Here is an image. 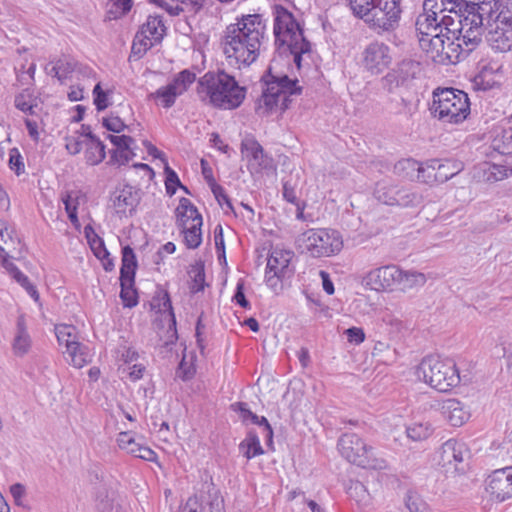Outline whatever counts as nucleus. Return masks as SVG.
I'll use <instances>...</instances> for the list:
<instances>
[{
    "instance_id": "f257e3e1",
    "label": "nucleus",
    "mask_w": 512,
    "mask_h": 512,
    "mask_svg": "<svg viewBox=\"0 0 512 512\" xmlns=\"http://www.w3.org/2000/svg\"><path fill=\"white\" fill-rule=\"evenodd\" d=\"M266 30V20L260 14L242 15L228 25L221 44L229 64L241 68L254 63L267 38Z\"/></svg>"
},
{
    "instance_id": "f03ea898",
    "label": "nucleus",
    "mask_w": 512,
    "mask_h": 512,
    "mask_svg": "<svg viewBox=\"0 0 512 512\" xmlns=\"http://www.w3.org/2000/svg\"><path fill=\"white\" fill-rule=\"evenodd\" d=\"M196 93L206 104L231 110L242 104L246 89L224 71H209L199 78Z\"/></svg>"
},
{
    "instance_id": "7ed1b4c3",
    "label": "nucleus",
    "mask_w": 512,
    "mask_h": 512,
    "mask_svg": "<svg viewBox=\"0 0 512 512\" xmlns=\"http://www.w3.org/2000/svg\"><path fill=\"white\" fill-rule=\"evenodd\" d=\"M353 14L377 35L394 32L402 16L401 0H347Z\"/></svg>"
},
{
    "instance_id": "20e7f679",
    "label": "nucleus",
    "mask_w": 512,
    "mask_h": 512,
    "mask_svg": "<svg viewBox=\"0 0 512 512\" xmlns=\"http://www.w3.org/2000/svg\"><path fill=\"white\" fill-rule=\"evenodd\" d=\"M266 89L262 93L255 110L256 113L265 116L279 107L283 112L289 108L291 96L301 94L302 88L297 86V80L290 79L286 74L274 75L271 68L263 76Z\"/></svg>"
},
{
    "instance_id": "39448f33",
    "label": "nucleus",
    "mask_w": 512,
    "mask_h": 512,
    "mask_svg": "<svg viewBox=\"0 0 512 512\" xmlns=\"http://www.w3.org/2000/svg\"><path fill=\"white\" fill-rule=\"evenodd\" d=\"M431 114L446 123L463 122L470 114L467 93L455 88H437L433 91Z\"/></svg>"
},
{
    "instance_id": "423d86ee",
    "label": "nucleus",
    "mask_w": 512,
    "mask_h": 512,
    "mask_svg": "<svg viewBox=\"0 0 512 512\" xmlns=\"http://www.w3.org/2000/svg\"><path fill=\"white\" fill-rule=\"evenodd\" d=\"M417 375L439 392H448L460 383L455 362L452 359H441L433 355L421 361Z\"/></svg>"
},
{
    "instance_id": "0eeeda50",
    "label": "nucleus",
    "mask_w": 512,
    "mask_h": 512,
    "mask_svg": "<svg viewBox=\"0 0 512 512\" xmlns=\"http://www.w3.org/2000/svg\"><path fill=\"white\" fill-rule=\"evenodd\" d=\"M341 455L350 463L366 469H384L386 462L377 457L374 448L355 433H345L338 441Z\"/></svg>"
},
{
    "instance_id": "6e6552de",
    "label": "nucleus",
    "mask_w": 512,
    "mask_h": 512,
    "mask_svg": "<svg viewBox=\"0 0 512 512\" xmlns=\"http://www.w3.org/2000/svg\"><path fill=\"white\" fill-rule=\"evenodd\" d=\"M296 244L302 252H307L312 257L334 255L343 246L339 232L328 229H309L297 237Z\"/></svg>"
},
{
    "instance_id": "1a4fd4ad",
    "label": "nucleus",
    "mask_w": 512,
    "mask_h": 512,
    "mask_svg": "<svg viewBox=\"0 0 512 512\" xmlns=\"http://www.w3.org/2000/svg\"><path fill=\"white\" fill-rule=\"evenodd\" d=\"M137 266L133 249L129 245L124 246L120 268V298L124 307L132 308L138 304V294L134 287Z\"/></svg>"
},
{
    "instance_id": "9d476101",
    "label": "nucleus",
    "mask_w": 512,
    "mask_h": 512,
    "mask_svg": "<svg viewBox=\"0 0 512 512\" xmlns=\"http://www.w3.org/2000/svg\"><path fill=\"white\" fill-rule=\"evenodd\" d=\"M274 36L275 44L279 49L286 45L302 40L303 30L299 23L294 19L291 12L281 5L274 8Z\"/></svg>"
},
{
    "instance_id": "9b49d317",
    "label": "nucleus",
    "mask_w": 512,
    "mask_h": 512,
    "mask_svg": "<svg viewBox=\"0 0 512 512\" xmlns=\"http://www.w3.org/2000/svg\"><path fill=\"white\" fill-rule=\"evenodd\" d=\"M55 334L60 345H65V354L70 358L69 363L76 368H82L91 362L87 346L76 340L75 327L72 325H56Z\"/></svg>"
},
{
    "instance_id": "f8f14e48",
    "label": "nucleus",
    "mask_w": 512,
    "mask_h": 512,
    "mask_svg": "<svg viewBox=\"0 0 512 512\" xmlns=\"http://www.w3.org/2000/svg\"><path fill=\"white\" fill-rule=\"evenodd\" d=\"M416 30L419 34V44L427 52H442L443 41H447L446 35L438 19L434 16H418Z\"/></svg>"
},
{
    "instance_id": "ddd939ff",
    "label": "nucleus",
    "mask_w": 512,
    "mask_h": 512,
    "mask_svg": "<svg viewBox=\"0 0 512 512\" xmlns=\"http://www.w3.org/2000/svg\"><path fill=\"white\" fill-rule=\"evenodd\" d=\"M391 63V49L383 42L372 41L362 52V64L371 74L382 73Z\"/></svg>"
},
{
    "instance_id": "4468645a",
    "label": "nucleus",
    "mask_w": 512,
    "mask_h": 512,
    "mask_svg": "<svg viewBox=\"0 0 512 512\" xmlns=\"http://www.w3.org/2000/svg\"><path fill=\"white\" fill-rule=\"evenodd\" d=\"M294 254L288 250L273 249L268 257L266 266V282L271 287L277 286L278 280L289 278L293 274L290 262Z\"/></svg>"
},
{
    "instance_id": "2eb2a0df",
    "label": "nucleus",
    "mask_w": 512,
    "mask_h": 512,
    "mask_svg": "<svg viewBox=\"0 0 512 512\" xmlns=\"http://www.w3.org/2000/svg\"><path fill=\"white\" fill-rule=\"evenodd\" d=\"M486 490L498 502L512 498V466L493 471Z\"/></svg>"
},
{
    "instance_id": "dca6fc26",
    "label": "nucleus",
    "mask_w": 512,
    "mask_h": 512,
    "mask_svg": "<svg viewBox=\"0 0 512 512\" xmlns=\"http://www.w3.org/2000/svg\"><path fill=\"white\" fill-rule=\"evenodd\" d=\"M400 275L401 269L398 266L385 265L368 272L364 277V282L372 290L383 291L396 287Z\"/></svg>"
},
{
    "instance_id": "f3484780",
    "label": "nucleus",
    "mask_w": 512,
    "mask_h": 512,
    "mask_svg": "<svg viewBox=\"0 0 512 512\" xmlns=\"http://www.w3.org/2000/svg\"><path fill=\"white\" fill-rule=\"evenodd\" d=\"M498 17L504 26L497 25L494 30H491L488 34V42L492 49L508 52L512 49V15L507 16L506 12L501 11Z\"/></svg>"
},
{
    "instance_id": "a211bd4d",
    "label": "nucleus",
    "mask_w": 512,
    "mask_h": 512,
    "mask_svg": "<svg viewBox=\"0 0 512 512\" xmlns=\"http://www.w3.org/2000/svg\"><path fill=\"white\" fill-rule=\"evenodd\" d=\"M469 455V451L465 443L455 439H449L441 446L439 450L438 463L445 468H453L458 470V465L462 463Z\"/></svg>"
},
{
    "instance_id": "6ab92c4d",
    "label": "nucleus",
    "mask_w": 512,
    "mask_h": 512,
    "mask_svg": "<svg viewBox=\"0 0 512 512\" xmlns=\"http://www.w3.org/2000/svg\"><path fill=\"white\" fill-rule=\"evenodd\" d=\"M139 199L138 191L130 185H125L114 193L112 202L117 214L126 215L127 212L132 213L134 211Z\"/></svg>"
},
{
    "instance_id": "aec40b11",
    "label": "nucleus",
    "mask_w": 512,
    "mask_h": 512,
    "mask_svg": "<svg viewBox=\"0 0 512 512\" xmlns=\"http://www.w3.org/2000/svg\"><path fill=\"white\" fill-rule=\"evenodd\" d=\"M177 223L179 227L188 226V222L202 226V216L198 212L197 208L191 203V201L185 197H182L175 210Z\"/></svg>"
},
{
    "instance_id": "412c9836",
    "label": "nucleus",
    "mask_w": 512,
    "mask_h": 512,
    "mask_svg": "<svg viewBox=\"0 0 512 512\" xmlns=\"http://www.w3.org/2000/svg\"><path fill=\"white\" fill-rule=\"evenodd\" d=\"M478 9V3L476 2L463 3L462 11L460 12L463 29L483 31V17Z\"/></svg>"
},
{
    "instance_id": "4be33fe9",
    "label": "nucleus",
    "mask_w": 512,
    "mask_h": 512,
    "mask_svg": "<svg viewBox=\"0 0 512 512\" xmlns=\"http://www.w3.org/2000/svg\"><path fill=\"white\" fill-rule=\"evenodd\" d=\"M443 409L447 414L446 418L454 427H460L468 421L470 413L465 409L463 403L457 399H449L445 402Z\"/></svg>"
},
{
    "instance_id": "5701e85b",
    "label": "nucleus",
    "mask_w": 512,
    "mask_h": 512,
    "mask_svg": "<svg viewBox=\"0 0 512 512\" xmlns=\"http://www.w3.org/2000/svg\"><path fill=\"white\" fill-rule=\"evenodd\" d=\"M433 57H439L441 61L447 60L450 63L459 62L466 58L469 53L464 52L463 45L456 39L443 41V51L432 53Z\"/></svg>"
},
{
    "instance_id": "b1692460",
    "label": "nucleus",
    "mask_w": 512,
    "mask_h": 512,
    "mask_svg": "<svg viewBox=\"0 0 512 512\" xmlns=\"http://www.w3.org/2000/svg\"><path fill=\"white\" fill-rule=\"evenodd\" d=\"M165 32L166 27L161 16L158 15L148 16L147 21L141 26L140 31H138V33L142 36L148 35L151 40H154L155 43L162 41Z\"/></svg>"
},
{
    "instance_id": "393cba45",
    "label": "nucleus",
    "mask_w": 512,
    "mask_h": 512,
    "mask_svg": "<svg viewBox=\"0 0 512 512\" xmlns=\"http://www.w3.org/2000/svg\"><path fill=\"white\" fill-rule=\"evenodd\" d=\"M89 143L86 144L85 159L89 165H97L105 158V145L91 131L87 132Z\"/></svg>"
},
{
    "instance_id": "a878e982",
    "label": "nucleus",
    "mask_w": 512,
    "mask_h": 512,
    "mask_svg": "<svg viewBox=\"0 0 512 512\" xmlns=\"http://www.w3.org/2000/svg\"><path fill=\"white\" fill-rule=\"evenodd\" d=\"M242 152L245 150L251 154L252 160L258 169H266L270 166V159L264 152L263 147L253 138H246L241 143Z\"/></svg>"
},
{
    "instance_id": "bb28decb",
    "label": "nucleus",
    "mask_w": 512,
    "mask_h": 512,
    "mask_svg": "<svg viewBox=\"0 0 512 512\" xmlns=\"http://www.w3.org/2000/svg\"><path fill=\"white\" fill-rule=\"evenodd\" d=\"M180 95H182L180 90H177L174 84L169 83L166 86L160 87L155 92L150 93L148 98L155 100L164 108H170L174 105L176 98Z\"/></svg>"
},
{
    "instance_id": "cd10ccee",
    "label": "nucleus",
    "mask_w": 512,
    "mask_h": 512,
    "mask_svg": "<svg viewBox=\"0 0 512 512\" xmlns=\"http://www.w3.org/2000/svg\"><path fill=\"white\" fill-rule=\"evenodd\" d=\"M395 73L401 78V82L408 87L421 71L420 63L411 59H404L393 68Z\"/></svg>"
},
{
    "instance_id": "c85d7f7f",
    "label": "nucleus",
    "mask_w": 512,
    "mask_h": 512,
    "mask_svg": "<svg viewBox=\"0 0 512 512\" xmlns=\"http://www.w3.org/2000/svg\"><path fill=\"white\" fill-rule=\"evenodd\" d=\"M433 164L437 166V182L439 183L448 181L462 170V163L454 160L433 159Z\"/></svg>"
},
{
    "instance_id": "c756f323",
    "label": "nucleus",
    "mask_w": 512,
    "mask_h": 512,
    "mask_svg": "<svg viewBox=\"0 0 512 512\" xmlns=\"http://www.w3.org/2000/svg\"><path fill=\"white\" fill-rule=\"evenodd\" d=\"M394 198V205L401 206L404 208L417 207L423 201V197L421 194L399 186L396 187V194Z\"/></svg>"
},
{
    "instance_id": "7c9ffc66",
    "label": "nucleus",
    "mask_w": 512,
    "mask_h": 512,
    "mask_svg": "<svg viewBox=\"0 0 512 512\" xmlns=\"http://www.w3.org/2000/svg\"><path fill=\"white\" fill-rule=\"evenodd\" d=\"M419 167L420 162L414 159H402L395 164L394 172L402 178L417 181L419 176Z\"/></svg>"
},
{
    "instance_id": "2f4dec72",
    "label": "nucleus",
    "mask_w": 512,
    "mask_h": 512,
    "mask_svg": "<svg viewBox=\"0 0 512 512\" xmlns=\"http://www.w3.org/2000/svg\"><path fill=\"white\" fill-rule=\"evenodd\" d=\"M239 448L247 459L264 453L260 440L254 431L248 432L247 437L240 443Z\"/></svg>"
},
{
    "instance_id": "473e14b6",
    "label": "nucleus",
    "mask_w": 512,
    "mask_h": 512,
    "mask_svg": "<svg viewBox=\"0 0 512 512\" xmlns=\"http://www.w3.org/2000/svg\"><path fill=\"white\" fill-rule=\"evenodd\" d=\"M426 282V277L423 273L403 271L397 279V285L400 290L406 291L416 286H422Z\"/></svg>"
},
{
    "instance_id": "72a5a7b5",
    "label": "nucleus",
    "mask_w": 512,
    "mask_h": 512,
    "mask_svg": "<svg viewBox=\"0 0 512 512\" xmlns=\"http://www.w3.org/2000/svg\"><path fill=\"white\" fill-rule=\"evenodd\" d=\"M452 5H448L447 0H424L423 13L419 16H434L439 19L440 16L446 12L454 11Z\"/></svg>"
},
{
    "instance_id": "f704fd0d",
    "label": "nucleus",
    "mask_w": 512,
    "mask_h": 512,
    "mask_svg": "<svg viewBox=\"0 0 512 512\" xmlns=\"http://www.w3.org/2000/svg\"><path fill=\"white\" fill-rule=\"evenodd\" d=\"M482 33H483V31H480V30H469L468 31L466 29H462L461 33H459L455 39L463 45L464 52L470 54L480 44V42L482 40L481 39Z\"/></svg>"
},
{
    "instance_id": "c9c22d12",
    "label": "nucleus",
    "mask_w": 512,
    "mask_h": 512,
    "mask_svg": "<svg viewBox=\"0 0 512 512\" xmlns=\"http://www.w3.org/2000/svg\"><path fill=\"white\" fill-rule=\"evenodd\" d=\"M15 107L20 111L34 115L36 114L35 109L38 107L36 103V98L33 96V93L29 89H24L21 93L15 96Z\"/></svg>"
},
{
    "instance_id": "e433bc0d",
    "label": "nucleus",
    "mask_w": 512,
    "mask_h": 512,
    "mask_svg": "<svg viewBox=\"0 0 512 512\" xmlns=\"http://www.w3.org/2000/svg\"><path fill=\"white\" fill-rule=\"evenodd\" d=\"M396 187L397 185L379 182L374 189V197L383 204L394 205Z\"/></svg>"
},
{
    "instance_id": "4c0bfd02",
    "label": "nucleus",
    "mask_w": 512,
    "mask_h": 512,
    "mask_svg": "<svg viewBox=\"0 0 512 512\" xmlns=\"http://www.w3.org/2000/svg\"><path fill=\"white\" fill-rule=\"evenodd\" d=\"M184 233V243L189 249H196L202 243L201 226L191 224L190 226L181 227Z\"/></svg>"
},
{
    "instance_id": "58836bf2",
    "label": "nucleus",
    "mask_w": 512,
    "mask_h": 512,
    "mask_svg": "<svg viewBox=\"0 0 512 512\" xmlns=\"http://www.w3.org/2000/svg\"><path fill=\"white\" fill-rule=\"evenodd\" d=\"M494 150L500 154L508 155L512 153V130H503L492 142Z\"/></svg>"
},
{
    "instance_id": "ea45409f",
    "label": "nucleus",
    "mask_w": 512,
    "mask_h": 512,
    "mask_svg": "<svg viewBox=\"0 0 512 512\" xmlns=\"http://www.w3.org/2000/svg\"><path fill=\"white\" fill-rule=\"evenodd\" d=\"M189 275L192 278L191 292L197 293L204 290L205 287V271L203 263H196L191 267Z\"/></svg>"
},
{
    "instance_id": "a19ab883",
    "label": "nucleus",
    "mask_w": 512,
    "mask_h": 512,
    "mask_svg": "<svg viewBox=\"0 0 512 512\" xmlns=\"http://www.w3.org/2000/svg\"><path fill=\"white\" fill-rule=\"evenodd\" d=\"M284 49L288 50L290 54L294 56V63L298 68H300L302 54L310 51V43L306 38H303L302 40L286 45Z\"/></svg>"
},
{
    "instance_id": "79ce46f5",
    "label": "nucleus",
    "mask_w": 512,
    "mask_h": 512,
    "mask_svg": "<svg viewBox=\"0 0 512 512\" xmlns=\"http://www.w3.org/2000/svg\"><path fill=\"white\" fill-rule=\"evenodd\" d=\"M497 85V82L492 76V72L487 69H483L479 74L474 77L473 86L479 91H488L493 89Z\"/></svg>"
},
{
    "instance_id": "37998d69",
    "label": "nucleus",
    "mask_w": 512,
    "mask_h": 512,
    "mask_svg": "<svg viewBox=\"0 0 512 512\" xmlns=\"http://www.w3.org/2000/svg\"><path fill=\"white\" fill-rule=\"evenodd\" d=\"M436 167L437 166L433 164V159L425 163H420L417 181L426 184L437 182Z\"/></svg>"
},
{
    "instance_id": "c03bdc74",
    "label": "nucleus",
    "mask_w": 512,
    "mask_h": 512,
    "mask_svg": "<svg viewBox=\"0 0 512 512\" xmlns=\"http://www.w3.org/2000/svg\"><path fill=\"white\" fill-rule=\"evenodd\" d=\"M152 46L153 42L148 35L142 36L137 32L132 44L131 54L140 59Z\"/></svg>"
},
{
    "instance_id": "a18cd8bd",
    "label": "nucleus",
    "mask_w": 512,
    "mask_h": 512,
    "mask_svg": "<svg viewBox=\"0 0 512 512\" xmlns=\"http://www.w3.org/2000/svg\"><path fill=\"white\" fill-rule=\"evenodd\" d=\"M407 436L414 441H421L428 438L432 433V428L429 424L414 423L407 427Z\"/></svg>"
},
{
    "instance_id": "49530a36",
    "label": "nucleus",
    "mask_w": 512,
    "mask_h": 512,
    "mask_svg": "<svg viewBox=\"0 0 512 512\" xmlns=\"http://www.w3.org/2000/svg\"><path fill=\"white\" fill-rule=\"evenodd\" d=\"M196 79V76L193 72L185 69L177 74V76L170 82L174 84L177 90H180V93L183 94L189 85H191Z\"/></svg>"
},
{
    "instance_id": "de8ad7c7",
    "label": "nucleus",
    "mask_w": 512,
    "mask_h": 512,
    "mask_svg": "<svg viewBox=\"0 0 512 512\" xmlns=\"http://www.w3.org/2000/svg\"><path fill=\"white\" fill-rule=\"evenodd\" d=\"M401 78L392 69L384 77L381 78V86L388 93H394L400 87H407Z\"/></svg>"
},
{
    "instance_id": "09e8293b",
    "label": "nucleus",
    "mask_w": 512,
    "mask_h": 512,
    "mask_svg": "<svg viewBox=\"0 0 512 512\" xmlns=\"http://www.w3.org/2000/svg\"><path fill=\"white\" fill-rule=\"evenodd\" d=\"M484 172L487 181H500L508 176L507 170L503 166L485 163Z\"/></svg>"
},
{
    "instance_id": "8fccbe9b",
    "label": "nucleus",
    "mask_w": 512,
    "mask_h": 512,
    "mask_svg": "<svg viewBox=\"0 0 512 512\" xmlns=\"http://www.w3.org/2000/svg\"><path fill=\"white\" fill-rule=\"evenodd\" d=\"M31 346V339L28 333L16 334L13 342L14 353L18 356L25 355Z\"/></svg>"
},
{
    "instance_id": "3c124183",
    "label": "nucleus",
    "mask_w": 512,
    "mask_h": 512,
    "mask_svg": "<svg viewBox=\"0 0 512 512\" xmlns=\"http://www.w3.org/2000/svg\"><path fill=\"white\" fill-rule=\"evenodd\" d=\"M88 243L94 255L98 259L103 260L104 258H107L110 255L105 247L103 239L100 238L96 233H93V239H90V242Z\"/></svg>"
},
{
    "instance_id": "603ef678",
    "label": "nucleus",
    "mask_w": 512,
    "mask_h": 512,
    "mask_svg": "<svg viewBox=\"0 0 512 512\" xmlns=\"http://www.w3.org/2000/svg\"><path fill=\"white\" fill-rule=\"evenodd\" d=\"M54 70L55 71V77L63 81L67 76L73 72L74 70V63L71 61H66L63 59H59L54 64Z\"/></svg>"
},
{
    "instance_id": "864d4df0",
    "label": "nucleus",
    "mask_w": 512,
    "mask_h": 512,
    "mask_svg": "<svg viewBox=\"0 0 512 512\" xmlns=\"http://www.w3.org/2000/svg\"><path fill=\"white\" fill-rule=\"evenodd\" d=\"M347 493L358 502L365 501L368 495L366 487L359 481H351Z\"/></svg>"
},
{
    "instance_id": "5fc2aeb1",
    "label": "nucleus",
    "mask_w": 512,
    "mask_h": 512,
    "mask_svg": "<svg viewBox=\"0 0 512 512\" xmlns=\"http://www.w3.org/2000/svg\"><path fill=\"white\" fill-rule=\"evenodd\" d=\"M9 167L11 170H14L17 175H20L25 171L23 158L17 148H13L10 150Z\"/></svg>"
},
{
    "instance_id": "6e6d98bb",
    "label": "nucleus",
    "mask_w": 512,
    "mask_h": 512,
    "mask_svg": "<svg viewBox=\"0 0 512 512\" xmlns=\"http://www.w3.org/2000/svg\"><path fill=\"white\" fill-rule=\"evenodd\" d=\"M211 190L220 206H223L225 204L229 210L234 212L232 202L221 185L213 182V184L211 185Z\"/></svg>"
},
{
    "instance_id": "4d7b16f0",
    "label": "nucleus",
    "mask_w": 512,
    "mask_h": 512,
    "mask_svg": "<svg viewBox=\"0 0 512 512\" xmlns=\"http://www.w3.org/2000/svg\"><path fill=\"white\" fill-rule=\"evenodd\" d=\"M93 96L94 104L98 111H103L109 106L107 93L102 90L100 83L95 85L93 89Z\"/></svg>"
},
{
    "instance_id": "13d9d810",
    "label": "nucleus",
    "mask_w": 512,
    "mask_h": 512,
    "mask_svg": "<svg viewBox=\"0 0 512 512\" xmlns=\"http://www.w3.org/2000/svg\"><path fill=\"white\" fill-rule=\"evenodd\" d=\"M117 443L121 449L126 450L130 454H133V451L139 445L128 432H121L118 435Z\"/></svg>"
},
{
    "instance_id": "bf43d9fd",
    "label": "nucleus",
    "mask_w": 512,
    "mask_h": 512,
    "mask_svg": "<svg viewBox=\"0 0 512 512\" xmlns=\"http://www.w3.org/2000/svg\"><path fill=\"white\" fill-rule=\"evenodd\" d=\"M135 153L131 149V147L121 150H113L111 153V162L117 163L118 165H125L128 163L133 157Z\"/></svg>"
},
{
    "instance_id": "052dcab7",
    "label": "nucleus",
    "mask_w": 512,
    "mask_h": 512,
    "mask_svg": "<svg viewBox=\"0 0 512 512\" xmlns=\"http://www.w3.org/2000/svg\"><path fill=\"white\" fill-rule=\"evenodd\" d=\"M103 126L114 133H120L127 128L120 117L111 114L108 118L103 119Z\"/></svg>"
},
{
    "instance_id": "680f3d73",
    "label": "nucleus",
    "mask_w": 512,
    "mask_h": 512,
    "mask_svg": "<svg viewBox=\"0 0 512 512\" xmlns=\"http://www.w3.org/2000/svg\"><path fill=\"white\" fill-rule=\"evenodd\" d=\"M107 138L116 147L114 150H123L131 147V145L135 143V140L127 135L117 136L109 134Z\"/></svg>"
},
{
    "instance_id": "e2e57ef3",
    "label": "nucleus",
    "mask_w": 512,
    "mask_h": 512,
    "mask_svg": "<svg viewBox=\"0 0 512 512\" xmlns=\"http://www.w3.org/2000/svg\"><path fill=\"white\" fill-rule=\"evenodd\" d=\"M233 409L235 411H239L240 412V416L242 418V420L244 422H246L247 420H250L253 424L255 422H258V415H256L255 413H253L249 408H248V405L247 403H244V402H237L235 404L232 405Z\"/></svg>"
},
{
    "instance_id": "0e129e2a",
    "label": "nucleus",
    "mask_w": 512,
    "mask_h": 512,
    "mask_svg": "<svg viewBox=\"0 0 512 512\" xmlns=\"http://www.w3.org/2000/svg\"><path fill=\"white\" fill-rule=\"evenodd\" d=\"M15 281L19 283L36 302L39 301V293L26 275L23 273L18 274V277L15 279Z\"/></svg>"
},
{
    "instance_id": "69168bd1",
    "label": "nucleus",
    "mask_w": 512,
    "mask_h": 512,
    "mask_svg": "<svg viewBox=\"0 0 512 512\" xmlns=\"http://www.w3.org/2000/svg\"><path fill=\"white\" fill-rule=\"evenodd\" d=\"M158 7L165 10L171 16H177L181 12L184 11L183 7L178 2H168L167 0H159L158 3H155Z\"/></svg>"
},
{
    "instance_id": "338daca9",
    "label": "nucleus",
    "mask_w": 512,
    "mask_h": 512,
    "mask_svg": "<svg viewBox=\"0 0 512 512\" xmlns=\"http://www.w3.org/2000/svg\"><path fill=\"white\" fill-rule=\"evenodd\" d=\"M233 300L237 304H239L242 308H245V309L250 308V303L246 299L245 294H244V282L242 280H240L237 283L235 294L233 296Z\"/></svg>"
},
{
    "instance_id": "774afa93",
    "label": "nucleus",
    "mask_w": 512,
    "mask_h": 512,
    "mask_svg": "<svg viewBox=\"0 0 512 512\" xmlns=\"http://www.w3.org/2000/svg\"><path fill=\"white\" fill-rule=\"evenodd\" d=\"M132 455L146 461H153L156 458V453L151 448L141 444L135 448Z\"/></svg>"
}]
</instances>
